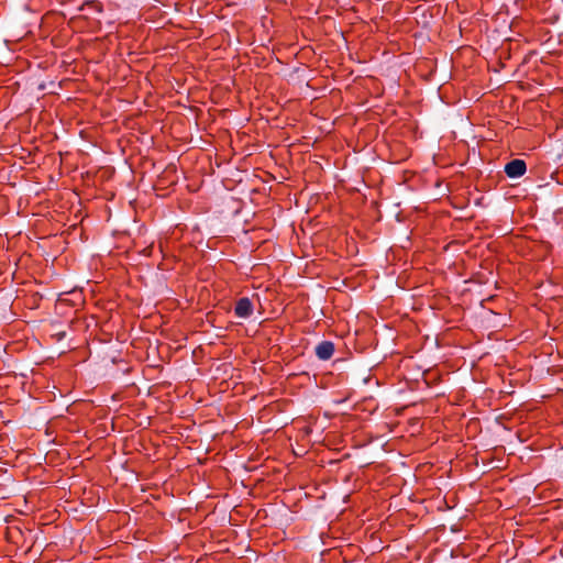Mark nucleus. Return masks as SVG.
Segmentation results:
<instances>
[{
    "mask_svg": "<svg viewBox=\"0 0 563 563\" xmlns=\"http://www.w3.org/2000/svg\"><path fill=\"white\" fill-rule=\"evenodd\" d=\"M334 354V344L331 341H322L316 346V355L322 361L330 360Z\"/></svg>",
    "mask_w": 563,
    "mask_h": 563,
    "instance_id": "nucleus-3",
    "label": "nucleus"
},
{
    "mask_svg": "<svg viewBox=\"0 0 563 563\" xmlns=\"http://www.w3.org/2000/svg\"><path fill=\"white\" fill-rule=\"evenodd\" d=\"M527 170V165L522 159H512L505 166V173L510 178L521 177Z\"/></svg>",
    "mask_w": 563,
    "mask_h": 563,
    "instance_id": "nucleus-1",
    "label": "nucleus"
},
{
    "mask_svg": "<svg viewBox=\"0 0 563 563\" xmlns=\"http://www.w3.org/2000/svg\"><path fill=\"white\" fill-rule=\"evenodd\" d=\"M234 313L239 318L246 319L253 313V303L247 297L240 298L234 307Z\"/></svg>",
    "mask_w": 563,
    "mask_h": 563,
    "instance_id": "nucleus-2",
    "label": "nucleus"
}]
</instances>
